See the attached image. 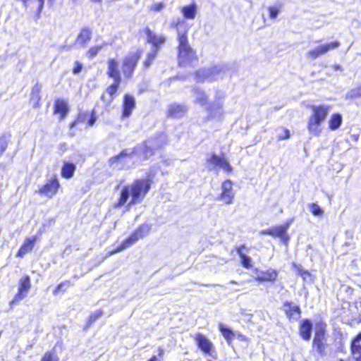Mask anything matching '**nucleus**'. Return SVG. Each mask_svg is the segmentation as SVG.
<instances>
[{"label": "nucleus", "mask_w": 361, "mask_h": 361, "mask_svg": "<svg viewBox=\"0 0 361 361\" xmlns=\"http://www.w3.org/2000/svg\"><path fill=\"white\" fill-rule=\"evenodd\" d=\"M154 176V173H149L145 178H135L130 184L122 187L114 207L120 209L125 207L126 210H129L133 205L142 202L151 190Z\"/></svg>", "instance_id": "1"}, {"label": "nucleus", "mask_w": 361, "mask_h": 361, "mask_svg": "<svg viewBox=\"0 0 361 361\" xmlns=\"http://www.w3.org/2000/svg\"><path fill=\"white\" fill-rule=\"evenodd\" d=\"M329 334L327 324L320 320L315 324L313 338L311 344V353L314 355L324 357L327 355L330 349V344L328 341Z\"/></svg>", "instance_id": "2"}, {"label": "nucleus", "mask_w": 361, "mask_h": 361, "mask_svg": "<svg viewBox=\"0 0 361 361\" xmlns=\"http://www.w3.org/2000/svg\"><path fill=\"white\" fill-rule=\"evenodd\" d=\"M176 39L178 41L177 59L179 66H184L197 60L196 52L189 43L187 30L177 35Z\"/></svg>", "instance_id": "3"}, {"label": "nucleus", "mask_w": 361, "mask_h": 361, "mask_svg": "<svg viewBox=\"0 0 361 361\" xmlns=\"http://www.w3.org/2000/svg\"><path fill=\"white\" fill-rule=\"evenodd\" d=\"M312 114L308 118L307 129L314 135H319L321 133L320 126L326 120L329 107L327 105H311Z\"/></svg>", "instance_id": "4"}, {"label": "nucleus", "mask_w": 361, "mask_h": 361, "mask_svg": "<svg viewBox=\"0 0 361 361\" xmlns=\"http://www.w3.org/2000/svg\"><path fill=\"white\" fill-rule=\"evenodd\" d=\"M106 75L114 80V82L107 86L105 90L109 97V102H111L116 97L121 82L119 63L115 59H108Z\"/></svg>", "instance_id": "5"}, {"label": "nucleus", "mask_w": 361, "mask_h": 361, "mask_svg": "<svg viewBox=\"0 0 361 361\" xmlns=\"http://www.w3.org/2000/svg\"><path fill=\"white\" fill-rule=\"evenodd\" d=\"M150 226L147 224L140 225L126 239H125L117 247L109 251L106 257L122 252L130 247L140 239L145 238L149 232Z\"/></svg>", "instance_id": "6"}, {"label": "nucleus", "mask_w": 361, "mask_h": 361, "mask_svg": "<svg viewBox=\"0 0 361 361\" xmlns=\"http://www.w3.org/2000/svg\"><path fill=\"white\" fill-rule=\"evenodd\" d=\"M142 54V50L138 49L134 52H130L123 58L122 72L126 79L132 78Z\"/></svg>", "instance_id": "7"}, {"label": "nucleus", "mask_w": 361, "mask_h": 361, "mask_svg": "<svg viewBox=\"0 0 361 361\" xmlns=\"http://www.w3.org/2000/svg\"><path fill=\"white\" fill-rule=\"evenodd\" d=\"M60 188L61 185L58 177L54 175L39 188L37 192L41 196L52 198L58 193Z\"/></svg>", "instance_id": "8"}, {"label": "nucleus", "mask_w": 361, "mask_h": 361, "mask_svg": "<svg viewBox=\"0 0 361 361\" xmlns=\"http://www.w3.org/2000/svg\"><path fill=\"white\" fill-rule=\"evenodd\" d=\"M293 221V219H290L282 224L271 227L272 238H279L282 244L287 245L290 240L288 230Z\"/></svg>", "instance_id": "9"}, {"label": "nucleus", "mask_w": 361, "mask_h": 361, "mask_svg": "<svg viewBox=\"0 0 361 361\" xmlns=\"http://www.w3.org/2000/svg\"><path fill=\"white\" fill-rule=\"evenodd\" d=\"M193 339L198 349L204 355H212L215 353V347L212 342L204 335L197 333L194 335Z\"/></svg>", "instance_id": "10"}, {"label": "nucleus", "mask_w": 361, "mask_h": 361, "mask_svg": "<svg viewBox=\"0 0 361 361\" xmlns=\"http://www.w3.org/2000/svg\"><path fill=\"white\" fill-rule=\"evenodd\" d=\"M143 32L146 36V42L152 46V50L158 51L159 49L166 43V37L157 34L149 27H144Z\"/></svg>", "instance_id": "11"}, {"label": "nucleus", "mask_w": 361, "mask_h": 361, "mask_svg": "<svg viewBox=\"0 0 361 361\" xmlns=\"http://www.w3.org/2000/svg\"><path fill=\"white\" fill-rule=\"evenodd\" d=\"M30 288V277L28 275H23L18 281V291L11 300V304H16L23 300L27 295Z\"/></svg>", "instance_id": "12"}, {"label": "nucleus", "mask_w": 361, "mask_h": 361, "mask_svg": "<svg viewBox=\"0 0 361 361\" xmlns=\"http://www.w3.org/2000/svg\"><path fill=\"white\" fill-rule=\"evenodd\" d=\"M136 107V101L133 95L126 93L123 95L120 118L121 120L129 118Z\"/></svg>", "instance_id": "13"}, {"label": "nucleus", "mask_w": 361, "mask_h": 361, "mask_svg": "<svg viewBox=\"0 0 361 361\" xmlns=\"http://www.w3.org/2000/svg\"><path fill=\"white\" fill-rule=\"evenodd\" d=\"M206 161L210 166L221 168L227 173H231L233 171L232 166L224 155L218 156L212 153L210 157L207 159Z\"/></svg>", "instance_id": "14"}, {"label": "nucleus", "mask_w": 361, "mask_h": 361, "mask_svg": "<svg viewBox=\"0 0 361 361\" xmlns=\"http://www.w3.org/2000/svg\"><path fill=\"white\" fill-rule=\"evenodd\" d=\"M282 309L289 322L297 321L301 317L302 310L300 305H295L291 301H285Z\"/></svg>", "instance_id": "15"}, {"label": "nucleus", "mask_w": 361, "mask_h": 361, "mask_svg": "<svg viewBox=\"0 0 361 361\" xmlns=\"http://www.w3.org/2000/svg\"><path fill=\"white\" fill-rule=\"evenodd\" d=\"M341 45L340 42L335 40L329 43H326L317 47L310 50L307 55L311 59H315L321 55L325 54L328 51L338 48Z\"/></svg>", "instance_id": "16"}, {"label": "nucleus", "mask_w": 361, "mask_h": 361, "mask_svg": "<svg viewBox=\"0 0 361 361\" xmlns=\"http://www.w3.org/2000/svg\"><path fill=\"white\" fill-rule=\"evenodd\" d=\"M97 119L94 110L89 111L79 112L74 121L69 124L70 128H73L78 123H85L87 127L92 126Z\"/></svg>", "instance_id": "17"}, {"label": "nucleus", "mask_w": 361, "mask_h": 361, "mask_svg": "<svg viewBox=\"0 0 361 361\" xmlns=\"http://www.w3.org/2000/svg\"><path fill=\"white\" fill-rule=\"evenodd\" d=\"M219 198L225 204H231L233 202L234 192L233 183L231 180H226L221 184V192Z\"/></svg>", "instance_id": "18"}, {"label": "nucleus", "mask_w": 361, "mask_h": 361, "mask_svg": "<svg viewBox=\"0 0 361 361\" xmlns=\"http://www.w3.org/2000/svg\"><path fill=\"white\" fill-rule=\"evenodd\" d=\"M37 240L38 238L36 235L26 238L18 250L16 257L18 258H23L25 255L31 252L34 249Z\"/></svg>", "instance_id": "19"}, {"label": "nucleus", "mask_w": 361, "mask_h": 361, "mask_svg": "<svg viewBox=\"0 0 361 361\" xmlns=\"http://www.w3.org/2000/svg\"><path fill=\"white\" fill-rule=\"evenodd\" d=\"M279 277V271L276 269L269 268L260 271L259 274L255 277V281L259 283L266 282L274 283Z\"/></svg>", "instance_id": "20"}, {"label": "nucleus", "mask_w": 361, "mask_h": 361, "mask_svg": "<svg viewBox=\"0 0 361 361\" xmlns=\"http://www.w3.org/2000/svg\"><path fill=\"white\" fill-rule=\"evenodd\" d=\"M312 331V322L309 319H302L298 326V334L305 341L311 338Z\"/></svg>", "instance_id": "21"}, {"label": "nucleus", "mask_w": 361, "mask_h": 361, "mask_svg": "<svg viewBox=\"0 0 361 361\" xmlns=\"http://www.w3.org/2000/svg\"><path fill=\"white\" fill-rule=\"evenodd\" d=\"M350 350L355 361H361V331L352 339Z\"/></svg>", "instance_id": "22"}, {"label": "nucleus", "mask_w": 361, "mask_h": 361, "mask_svg": "<svg viewBox=\"0 0 361 361\" xmlns=\"http://www.w3.org/2000/svg\"><path fill=\"white\" fill-rule=\"evenodd\" d=\"M187 111L185 105L178 103H172L169 105L166 115L168 118H178L183 116Z\"/></svg>", "instance_id": "23"}, {"label": "nucleus", "mask_w": 361, "mask_h": 361, "mask_svg": "<svg viewBox=\"0 0 361 361\" xmlns=\"http://www.w3.org/2000/svg\"><path fill=\"white\" fill-rule=\"evenodd\" d=\"M69 111L66 101L63 99H56L54 104V114L59 115L60 120L64 119Z\"/></svg>", "instance_id": "24"}, {"label": "nucleus", "mask_w": 361, "mask_h": 361, "mask_svg": "<svg viewBox=\"0 0 361 361\" xmlns=\"http://www.w3.org/2000/svg\"><path fill=\"white\" fill-rule=\"evenodd\" d=\"M92 30L89 27H84L80 29L78 37L76 38V42L82 47L86 46L92 39Z\"/></svg>", "instance_id": "25"}, {"label": "nucleus", "mask_w": 361, "mask_h": 361, "mask_svg": "<svg viewBox=\"0 0 361 361\" xmlns=\"http://www.w3.org/2000/svg\"><path fill=\"white\" fill-rule=\"evenodd\" d=\"M41 91L42 85L39 82H36L35 85L32 87L30 92V101L33 102L32 106L34 108H38L41 105Z\"/></svg>", "instance_id": "26"}, {"label": "nucleus", "mask_w": 361, "mask_h": 361, "mask_svg": "<svg viewBox=\"0 0 361 361\" xmlns=\"http://www.w3.org/2000/svg\"><path fill=\"white\" fill-rule=\"evenodd\" d=\"M223 71L222 67L219 66H213L209 68L202 78L201 81H213L216 79V76Z\"/></svg>", "instance_id": "27"}, {"label": "nucleus", "mask_w": 361, "mask_h": 361, "mask_svg": "<svg viewBox=\"0 0 361 361\" xmlns=\"http://www.w3.org/2000/svg\"><path fill=\"white\" fill-rule=\"evenodd\" d=\"M245 245H241L235 247V250L240 257V263L242 266L246 269H250L252 267L251 259L243 253V250H245Z\"/></svg>", "instance_id": "28"}, {"label": "nucleus", "mask_w": 361, "mask_h": 361, "mask_svg": "<svg viewBox=\"0 0 361 361\" xmlns=\"http://www.w3.org/2000/svg\"><path fill=\"white\" fill-rule=\"evenodd\" d=\"M76 166L71 162H65L61 169V176L65 179L71 178L75 173Z\"/></svg>", "instance_id": "29"}, {"label": "nucleus", "mask_w": 361, "mask_h": 361, "mask_svg": "<svg viewBox=\"0 0 361 361\" xmlns=\"http://www.w3.org/2000/svg\"><path fill=\"white\" fill-rule=\"evenodd\" d=\"M183 16L186 19H194L197 13V7L195 3L184 6L180 8Z\"/></svg>", "instance_id": "30"}, {"label": "nucleus", "mask_w": 361, "mask_h": 361, "mask_svg": "<svg viewBox=\"0 0 361 361\" xmlns=\"http://www.w3.org/2000/svg\"><path fill=\"white\" fill-rule=\"evenodd\" d=\"M343 121L342 116L339 113L333 114L328 122L329 128L331 130L338 129Z\"/></svg>", "instance_id": "31"}, {"label": "nucleus", "mask_w": 361, "mask_h": 361, "mask_svg": "<svg viewBox=\"0 0 361 361\" xmlns=\"http://www.w3.org/2000/svg\"><path fill=\"white\" fill-rule=\"evenodd\" d=\"M170 27L175 29L178 35L184 32L185 30H187V35L188 34L189 27L183 20L178 19L172 21L170 24Z\"/></svg>", "instance_id": "32"}, {"label": "nucleus", "mask_w": 361, "mask_h": 361, "mask_svg": "<svg viewBox=\"0 0 361 361\" xmlns=\"http://www.w3.org/2000/svg\"><path fill=\"white\" fill-rule=\"evenodd\" d=\"M219 330L227 343H231L235 337L233 331L224 324H220L219 326Z\"/></svg>", "instance_id": "33"}, {"label": "nucleus", "mask_w": 361, "mask_h": 361, "mask_svg": "<svg viewBox=\"0 0 361 361\" xmlns=\"http://www.w3.org/2000/svg\"><path fill=\"white\" fill-rule=\"evenodd\" d=\"M157 56V51L152 50L146 54L145 59L143 60L142 68L144 70H147L150 66L152 64V62L154 61L155 58Z\"/></svg>", "instance_id": "34"}, {"label": "nucleus", "mask_w": 361, "mask_h": 361, "mask_svg": "<svg viewBox=\"0 0 361 361\" xmlns=\"http://www.w3.org/2000/svg\"><path fill=\"white\" fill-rule=\"evenodd\" d=\"M142 159H148L149 157L154 154L155 149L153 147L148 145L147 141H144L142 144Z\"/></svg>", "instance_id": "35"}, {"label": "nucleus", "mask_w": 361, "mask_h": 361, "mask_svg": "<svg viewBox=\"0 0 361 361\" xmlns=\"http://www.w3.org/2000/svg\"><path fill=\"white\" fill-rule=\"evenodd\" d=\"M40 361H59V357L55 349L52 348L42 355Z\"/></svg>", "instance_id": "36"}, {"label": "nucleus", "mask_w": 361, "mask_h": 361, "mask_svg": "<svg viewBox=\"0 0 361 361\" xmlns=\"http://www.w3.org/2000/svg\"><path fill=\"white\" fill-rule=\"evenodd\" d=\"M130 154L127 152L126 150H122L118 154L111 157L109 160L108 163L110 166H114V164L119 162L121 159L129 157Z\"/></svg>", "instance_id": "37"}, {"label": "nucleus", "mask_w": 361, "mask_h": 361, "mask_svg": "<svg viewBox=\"0 0 361 361\" xmlns=\"http://www.w3.org/2000/svg\"><path fill=\"white\" fill-rule=\"evenodd\" d=\"M361 97V84L350 89L346 94L348 99H355Z\"/></svg>", "instance_id": "38"}, {"label": "nucleus", "mask_w": 361, "mask_h": 361, "mask_svg": "<svg viewBox=\"0 0 361 361\" xmlns=\"http://www.w3.org/2000/svg\"><path fill=\"white\" fill-rule=\"evenodd\" d=\"M72 285L71 282L69 280H66L65 281H63L60 283H59L55 288L53 290V294L54 295H57L59 293H65L66 288L67 287H70Z\"/></svg>", "instance_id": "39"}, {"label": "nucleus", "mask_w": 361, "mask_h": 361, "mask_svg": "<svg viewBox=\"0 0 361 361\" xmlns=\"http://www.w3.org/2000/svg\"><path fill=\"white\" fill-rule=\"evenodd\" d=\"M103 311L102 310H97L94 312L90 314L87 321L86 322V327L89 328L93 323H94L102 315Z\"/></svg>", "instance_id": "40"}, {"label": "nucleus", "mask_w": 361, "mask_h": 361, "mask_svg": "<svg viewBox=\"0 0 361 361\" xmlns=\"http://www.w3.org/2000/svg\"><path fill=\"white\" fill-rule=\"evenodd\" d=\"M293 269L295 270L297 274L302 277L304 280L311 276V274L309 271L303 269L301 266L293 264Z\"/></svg>", "instance_id": "41"}, {"label": "nucleus", "mask_w": 361, "mask_h": 361, "mask_svg": "<svg viewBox=\"0 0 361 361\" xmlns=\"http://www.w3.org/2000/svg\"><path fill=\"white\" fill-rule=\"evenodd\" d=\"M197 97H196V102L202 106H204L208 104V96L202 90H197Z\"/></svg>", "instance_id": "42"}, {"label": "nucleus", "mask_w": 361, "mask_h": 361, "mask_svg": "<svg viewBox=\"0 0 361 361\" xmlns=\"http://www.w3.org/2000/svg\"><path fill=\"white\" fill-rule=\"evenodd\" d=\"M311 214L316 216H322L324 214L323 210L317 203H310L308 205Z\"/></svg>", "instance_id": "43"}, {"label": "nucleus", "mask_w": 361, "mask_h": 361, "mask_svg": "<svg viewBox=\"0 0 361 361\" xmlns=\"http://www.w3.org/2000/svg\"><path fill=\"white\" fill-rule=\"evenodd\" d=\"M102 45H96L92 46L88 49V50L86 52V55L89 59H92L94 57L99 51L102 49Z\"/></svg>", "instance_id": "44"}, {"label": "nucleus", "mask_w": 361, "mask_h": 361, "mask_svg": "<svg viewBox=\"0 0 361 361\" xmlns=\"http://www.w3.org/2000/svg\"><path fill=\"white\" fill-rule=\"evenodd\" d=\"M8 135L6 134L0 136V157L4 154L6 151L8 146Z\"/></svg>", "instance_id": "45"}, {"label": "nucleus", "mask_w": 361, "mask_h": 361, "mask_svg": "<svg viewBox=\"0 0 361 361\" xmlns=\"http://www.w3.org/2000/svg\"><path fill=\"white\" fill-rule=\"evenodd\" d=\"M281 6L279 5L278 6H270L268 7V11H269V16L270 17V18L271 19H275L280 10H281Z\"/></svg>", "instance_id": "46"}, {"label": "nucleus", "mask_w": 361, "mask_h": 361, "mask_svg": "<svg viewBox=\"0 0 361 361\" xmlns=\"http://www.w3.org/2000/svg\"><path fill=\"white\" fill-rule=\"evenodd\" d=\"M164 355V350L160 347L157 350V355H152L147 361H161Z\"/></svg>", "instance_id": "47"}, {"label": "nucleus", "mask_w": 361, "mask_h": 361, "mask_svg": "<svg viewBox=\"0 0 361 361\" xmlns=\"http://www.w3.org/2000/svg\"><path fill=\"white\" fill-rule=\"evenodd\" d=\"M164 8V4L162 2H157L153 4L150 7V11L157 12L161 11Z\"/></svg>", "instance_id": "48"}, {"label": "nucleus", "mask_w": 361, "mask_h": 361, "mask_svg": "<svg viewBox=\"0 0 361 361\" xmlns=\"http://www.w3.org/2000/svg\"><path fill=\"white\" fill-rule=\"evenodd\" d=\"M290 137V131L287 128H283V134L281 135H279L277 137L278 140H288Z\"/></svg>", "instance_id": "49"}, {"label": "nucleus", "mask_w": 361, "mask_h": 361, "mask_svg": "<svg viewBox=\"0 0 361 361\" xmlns=\"http://www.w3.org/2000/svg\"><path fill=\"white\" fill-rule=\"evenodd\" d=\"M82 68V64L80 62L76 61L74 66L72 68V72L74 74H78L81 71Z\"/></svg>", "instance_id": "50"}, {"label": "nucleus", "mask_w": 361, "mask_h": 361, "mask_svg": "<svg viewBox=\"0 0 361 361\" xmlns=\"http://www.w3.org/2000/svg\"><path fill=\"white\" fill-rule=\"evenodd\" d=\"M216 107L213 104H209L207 107H206V111H207L208 114H209L210 115H212L215 111H216Z\"/></svg>", "instance_id": "51"}, {"label": "nucleus", "mask_w": 361, "mask_h": 361, "mask_svg": "<svg viewBox=\"0 0 361 361\" xmlns=\"http://www.w3.org/2000/svg\"><path fill=\"white\" fill-rule=\"evenodd\" d=\"M261 235H269L272 237V232H271V228H269L268 229H264L260 231Z\"/></svg>", "instance_id": "52"}, {"label": "nucleus", "mask_w": 361, "mask_h": 361, "mask_svg": "<svg viewBox=\"0 0 361 361\" xmlns=\"http://www.w3.org/2000/svg\"><path fill=\"white\" fill-rule=\"evenodd\" d=\"M82 0H68L69 3L72 5H78Z\"/></svg>", "instance_id": "53"}, {"label": "nucleus", "mask_w": 361, "mask_h": 361, "mask_svg": "<svg viewBox=\"0 0 361 361\" xmlns=\"http://www.w3.org/2000/svg\"><path fill=\"white\" fill-rule=\"evenodd\" d=\"M93 3H100L102 0H90Z\"/></svg>", "instance_id": "54"}, {"label": "nucleus", "mask_w": 361, "mask_h": 361, "mask_svg": "<svg viewBox=\"0 0 361 361\" xmlns=\"http://www.w3.org/2000/svg\"><path fill=\"white\" fill-rule=\"evenodd\" d=\"M55 0H48V1L50 3V4H53Z\"/></svg>", "instance_id": "55"}, {"label": "nucleus", "mask_w": 361, "mask_h": 361, "mask_svg": "<svg viewBox=\"0 0 361 361\" xmlns=\"http://www.w3.org/2000/svg\"><path fill=\"white\" fill-rule=\"evenodd\" d=\"M104 94H102V95L101 96V99H104Z\"/></svg>", "instance_id": "56"}, {"label": "nucleus", "mask_w": 361, "mask_h": 361, "mask_svg": "<svg viewBox=\"0 0 361 361\" xmlns=\"http://www.w3.org/2000/svg\"><path fill=\"white\" fill-rule=\"evenodd\" d=\"M338 361H345V360H342V359H340Z\"/></svg>", "instance_id": "57"}]
</instances>
